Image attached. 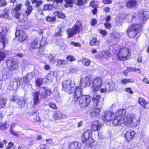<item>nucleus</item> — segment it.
I'll return each mask as SVG.
<instances>
[{"label": "nucleus", "instance_id": "1", "mask_svg": "<svg viewBox=\"0 0 149 149\" xmlns=\"http://www.w3.org/2000/svg\"><path fill=\"white\" fill-rule=\"evenodd\" d=\"M134 17L135 18H137L138 20H141V21L143 22L140 23H133L128 27L127 33L128 36L130 38L135 37L142 31L143 29V17H145L143 14L142 13L138 12L137 14H135Z\"/></svg>", "mask_w": 149, "mask_h": 149}, {"label": "nucleus", "instance_id": "2", "mask_svg": "<svg viewBox=\"0 0 149 149\" xmlns=\"http://www.w3.org/2000/svg\"><path fill=\"white\" fill-rule=\"evenodd\" d=\"M116 115L121 118L122 124H124L130 127H134L137 126V121L130 116H126L125 110L119 109L116 112Z\"/></svg>", "mask_w": 149, "mask_h": 149}, {"label": "nucleus", "instance_id": "3", "mask_svg": "<svg viewBox=\"0 0 149 149\" xmlns=\"http://www.w3.org/2000/svg\"><path fill=\"white\" fill-rule=\"evenodd\" d=\"M47 44V38L42 37L40 40L39 37H36L31 41L29 45V49L30 50L39 49L44 47Z\"/></svg>", "mask_w": 149, "mask_h": 149}, {"label": "nucleus", "instance_id": "4", "mask_svg": "<svg viewBox=\"0 0 149 149\" xmlns=\"http://www.w3.org/2000/svg\"><path fill=\"white\" fill-rule=\"evenodd\" d=\"M90 131L89 129L84 131L81 136V141L85 146L91 147L95 146L94 143L95 141L92 138L90 137Z\"/></svg>", "mask_w": 149, "mask_h": 149}, {"label": "nucleus", "instance_id": "5", "mask_svg": "<svg viewBox=\"0 0 149 149\" xmlns=\"http://www.w3.org/2000/svg\"><path fill=\"white\" fill-rule=\"evenodd\" d=\"M82 23L81 21L77 20L72 28H69L66 30V33L68 38L72 37L75 34L79 33L82 29Z\"/></svg>", "mask_w": 149, "mask_h": 149}, {"label": "nucleus", "instance_id": "6", "mask_svg": "<svg viewBox=\"0 0 149 149\" xmlns=\"http://www.w3.org/2000/svg\"><path fill=\"white\" fill-rule=\"evenodd\" d=\"M131 54L129 49L123 47L120 49L116 55L117 59L119 61H124L129 59Z\"/></svg>", "mask_w": 149, "mask_h": 149}, {"label": "nucleus", "instance_id": "7", "mask_svg": "<svg viewBox=\"0 0 149 149\" xmlns=\"http://www.w3.org/2000/svg\"><path fill=\"white\" fill-rule=\"evenodd\" d=\"M62 91L69 94L72 93L75 86L74 83L68 80L63 81L62 82Z\"/></svg>", "mask_w": 149, "mask_h": 149}, {"label": "nucleus", "instance_id": "8", "mask_svg": "<svg viewBox=\"0 0 149 149\" xmlns=\"http://www.w3.org/2000/svg\"><path fill=\"white\" fill-rule=\"evenodd\" d=\"M79 105L81 108L87 107L90 104L91 97L88 95H82L79 98Z\"/></svg>", "mask_w": 149, "mask_h": 149}, {"label": "nucleus", "instance_id": "9", "mask_svg": "<svg viewBox=\"0 0 149 149\" xmlns=\"http://www.w3.org/2000/svg\"><path fill=\"white\" fill-rule=\"evenodd\" d=\"M102 83V79L99 77H96L93 80L91 87L94 93L100 90Z\"/></svg>", "mask_w": 149, "mask_h": 149}, {"label": "nucleus", "instance_id": "10", "mask_svg": "<svg viewBox=\"0 0 149 149\" xmlns=\"http://www.w3.org/2000/svg\"><path fill=\"white\" fill-rule=\"evenodd\" d=\"M18 64V62L13 59H8L6 61L7 68L10 71L17 69Z\"/></svg>", "mask_w": 149, "mask_h": 149}, {"label": "nucleus", "instance_id": "11", "mask_svg": "<svg viewBox=\"0 0 149 149\" xmlns=\"http://www.w3.org/2000/svg\"><path fill=\"white\" fill-rule=\"evenodd\" d=\"M135 132L133 130H128L124 135L125 141L129 143L132 141L135 137Z\"/></svg>", "mask_w": 149, "mask_h": 149}, {"label": "nucleus", "instance_id": "12", "mask_svg": "<svg viewBox=\"0 0 149 149\" xmlns=\"http://www.w3.org/2000/svg\"><path fill=\"white\" fill-rule=\"evenodd\" d=\"M96 107H94L92 108H89V110L86 111V113L89 114L92 118L97 117L99 114L100 108Z\"/></svg>", "mask_w": 149, "mask_h": 149}, {"label": "nucleus", "instance_id": "13", "mask_svg": "<svg viewBox=\"0 0 149 149\" xmlns=\"http://www.w3.org/2000/svg\"><path fill=\"white\" fill-rule=\"evenodd\" d=\"M16 36L18 38V41L22 42L26 40L27 36L25 32L22 30H17L15 32Z\"/></svg>", "mask_w": 149, "mask_h": 149}, {"label": "nucleus", "instance_id": "14", "mask_svg": "<svg viewBox=\"0 0 149 149\" xmlns=\"http://www.w3.org/2000/svg\"><path fill=\"white\" fill-rule=\"evenodd\" d=\"M74 94L73 100L75 102H77L79 98L81 96L83 93V89L79 86H76L74 88Z\"/></svg>", "mask_w": 149, "mask_h": 149}, {"label": "nucleus", "instance_id": "15", "mask_svg": "<svg viewBox=\"0 0 149 149\" xmlns=\"http://www.w3.org/2000/svg\"><path fill=\"white\" fill-rule=\"evenodd\" d=\"M103 115L102 116V120L105 122L107 123L113 120V117L115 116V114L112 113L110 111L104 113Z\"/></svg>", "mask_w": 149, "mask_h": 149}, {"label": "nucleus", "instance_id": "16", "mask_svg": "<svg viewBox=\"0 0 149 149\" xmlns=\"http://www.w3.org/2000/svg\"><path fill=\"white\" fill-rule=\"evenodd\" d=\"M6 33L3 28L0 26V43L4 44L5 47L6 44L8 42V40L6 36Z\"/></svg>", "mask_w": 149, "mask_h": 149}, {"label": "nucleus", "instance_id": "17", "mask_svg": "<svg viewBox=\"0 0 149 149\" xmlns=\"http://www.w3.org/2000/svg\"><path fill=\"white\" fill-rule=\"evenodd\" d=\"M102 125L97 120L93 121L91 125V131L93 132L100 130L102 128Z\"/></svg>", "mask_w": 149, "mask_h": 149}, {"label": "nucleus", "instance_id": "18", "mask_svg": "<svg viewBox=\"0 0 149 149\" xmlns=\"http://www.w3.org/2000/svg\"><path fill=\"white\" fill-rule=\"evenodd\" d=\"M89 5L93 8L92 10L93 14L94 15H96L97 11V8L99 6L98 2L92 0L89 3Z\"/></svg>", "mask_w": 149, "mask_h": 149}, {"label": "nucleus", "instance_id": "19", "mask_svg": "<svg viewBox=\"0 0 149 149\" xmlns=\"http://www.w3.org/2000/svg\"><path fill=\"white\" fill-rule=\"evenodd\" d=\"M24 5L26 7L25 13L26 14V15L28 16L31 13L33 10V8L32 6L30 5V1L29 0H26Z\"/></svg>", "mask_w": 149, "mask_h": 149}, {"label": "nucleus", "instance_id": "20", "mask_svg": "<svg viewBox=\"0 0 149 149\" xmlns=\"http://www.w3.org/2000/svg\"><path fill=\"white\" fill-rule=\"evenodd\" d=\"M101 97L100 95H94L92 98L93 106V107H97L99 105Z\"/></svg>", "mask_w": 149, "mask_h": 149}, {"label": "nucleus", "instance_id": "21", "mask_svg": "<svg viewBox=\"0 0 149 149\" xmlns=\"http://www.w3.org/2000/svg\"><path fill=\"white\" fill-rule=\"evenodd\" d=\"M69 63L68 61L66 60L58 59L56 65L62 68H65Z\"/></svg>", "mask_w": 149, "mask_h": 149}, {"label": "nucleus", "instance_id": "22", "mask_svg": "<svg viewBox=\"0 0 149 149\" xmlns=\"http://www.w3.org/2000/svg\"><path fill=\"white\" fill-rule=\"evenodd\" d=\"M43 88L45 89V91L42 93L40 95V98L42 99L46 98L48 96H49L52 93L51 91L49 88H46L45 87H44Z\"/></svg>", "mask_w": 149, "mask_h": 149}, {"label": "nucleus", "instance_id": "23", "mask_svg": "<svg viewBox=\"0 0 149 149\" xmlns=\"http://www.w3.org/2000/svg\"><path fill=\"white\" fill-rule=\"evenodd\" d=\"M115 118L113 119V124L115 126H120L122 125L121 118L120 116H118L116 115V116L115 115Z\"/></svg>", "mask_w": 149, "mask_h": 149}, {"label": "nucleus", "instance_id": "24", "mask_svg": "<svg viewBox=\"0 0 149 149\" xmlns=\"http://www.w3.org/2000/svg\"><path fill=\"white\" fill-rule=\"evenodd\" d=\"M40 92L38 91L35 92L33 93V105H37L40 102L39 95Z\"/></svg>", "mask_w": 149, "mask_h": 149}, {"label": "nucleus", "instance_id": "25", "mask_svg": "<svg viewBox=\"0 0 149 149\" xmlns=\"http://www.w3.org/2000/svg\"><path fill=\"white\" fill-rule=\"evenodd\" d=\"M100 41L96 37H93L89 42V44L91 46H97L100 44Z\"/></svg>", "mask_w": 149, "mask_h": 149}, {"label": "nucleus", "instance_id": "26", "mask_svg": "<svg viewBox=\"0 0 149 149\" xmlns=\"http://www.w3.org/2000/svg\"><path fill=\"white\" fill-rule=\"evenodd\" d=\"M18 81V82L20 84H21L22 85H25L26 84L29 82V79L28 77V75L27 74L22 77L21 78L19 79Z\"/></svg>", "mask_w": 149, "mask_h": 149}, {"label": "nucleus", "instance_id": "27", "mask_svg": "<svg viewBox=\"0 0 149 149\" xmlns=\"http://www.w3.org/2000/svg\"><path fill=\"white\" fill-rule=\"evenodd\" d=\"M137 2L136 0H130L126 3V6L128 8H133L137 4Z\"/></svg>", "mask_w": 149, "mask_h": 149}, {"label": "nucleus", "instance_id": "28", "mask_svg": "<svg viewBox=\"0 0 149 149\" xmlns=\"http://www.w3.org/2000/svg\"><path fill=\"white\" fill-rule=\"evenodd\" d=\"M79 143L77 141H74L70 143L69 146V149H79L80 147L79 146Z\"/></svg>", "mask_w": 149, "mask_h": 149}, {"label": "nucleus", "instance_id": "29", "mask_svg": "<svg viewBox=\"0 0 149 149\" xmlns=\"http://www.w3.org/2000/svg\"><path fill=\"white\" fill-rule=\"evenodd\" d=\"M54 77V72L50 71V72L47 75L46 80L48 81H52Z\"/></svg>", "mask_w": 149, "mask_h": 149}, {"label": "nucleus", "instance_id": "30", "mask_svg": "<svg viewBox=\"0 0 149 149\" xmlns=\"http://www.w3.org/2000/svg\"><path fill=\"white\" fill-rule=\"evenodd\" d=\"M12 15L13 17L15 18L19 19H20V13L18 11L12 10L11 12Z\"/></svg>", "mask_w": 149, "mask_h": 149}, {"label": "nucleus", "instance_id": "31", "mask_svg": "<svg viewBox=\"0 0 149 149\" xmlns=\"http://www.w3.org/2000/svg\"><path fill=\"white\" fill-rule=\"evenodd\" d=\"M54 14H55L59 18L64 19L65 18V14L62 12L56 11L54 12Z\"/></svg>", "mask_w": 149, "mask_h": 149}, {"label": "nucleus", "instance_id": "32", "mask_svg": "<svg viewBox=\"0 0 149 149\" xmlns=\"http://www.w3.org/2000/svg\"><path fill=\"white\" fill-rule=\"evenodd\" d=\"M134 82V80L130 79L123 78L120 81V82L122 84H126L130 83H132Z\"/></svg>", "mask_w": 149, "mask_h": 149}, {"label": "nucleus", "instance_id": "33", "mask_svg": "<svg viewBox=\"0 0 149 149\" xmlns=\"http://www.w3.org/2000/svg\"><path fill=\"white\" fill-rule=\"evenodd\" d=\"M6 101L3 98V97L0 95V109L5 107Z\"/></svg>", "mask_w": 149, "mask_h": 149}, {"label": "nucleus", "instance_id": "34", "mask_svg": "<svg viewBox=\"0 0 149 149\" xmlns=\"http://www.w3.org/2000/svg\"><path fill=\"white\" fill-rule=\"evenodd\" d=\"M45 19L48 22L54 23L56 22V18L55 16L51 17L48 16L46 17Z\"/></svg>", "mask_w": 149, "mask_h": 149}, {"label": "nucleus", "instance_id": "35", "mask_svg": "<svg viewBox=\"0 0 149 149\" xmlns=\"http://www.w3.org/2000/svg\"><path fill=\"white\" fill-rule=\"evenodd\" d=\"M65 3L64 4V6L66 8L68 7H72L73 6L74 2L70 0H64Z\"/></svg>", "mask_w": 149, "mask_h": 149}, {"label": "nucleus", "instance_id": "36", "mask_svg": "<svg viewBox=\"0 0 149 149\" xmlns=\"http://www.w3.org/2000/svg\"><path fill=\"white\" fill-rule=\"evenodd\" d=\"M91 61L90 60L87 58H83L82 60V63L86 66H89Z\"/></svg>", "mask_w": 149, "mask_h": 149}, {"label": "nucleus", "instance_id": "37", "mask_svg": "<svg viewBox=\"0 0 149 149\" xmlns=\"http://www.w3.org/2000/svg\"><path fill=\"white\" fill-rule=\"evenodd\" d=\"M84 82L85 85L86 86H89L91 82V80L90 79L89 77H86L84 79Z\"/></svg>", "mask_w": 149, "mask_h": 149}, {"label": "nucleus", "instance_id": "38", "mask_svg": "<svg viewBox=\"0 0 149 149\" xmlns=\"http://www.w3.org/2000/svg\"><path fill=\"white\" fill-rule=\"evenodd\" d=\"M43 81L44 79L42 78H38L36 80V84L39 87L42 85Z\"/></svg>", "mask_w": 149, "mask_h": 149}, {"label": "nucleus", "instance_id": "39", "mask_svg": "<svg viewBox=\"0 0 149 149\" xmlns=\"http://www.w3.org/2000/svg\"><path fill=\"white\" fill-rule=\"evenodd\" d=\"M138 102L139 104L142 107H145L146 102V100L143 98L139 97V99Z\"/></svg>", "mask_w": 149, "mask_h": 149}, {"label": "nucleus", "instance_id": "40", "mask_svg": "<svg viewBox=\"0 0 149 149\" xmlns=\"http://www.w3.org/2000/svg\"><path fill=\"white\" fill-rule=\"evenodd\" d=\"M61 115L57 111L55 112L53 115V118L55 120H59L62 118Z\"/></svg>", "mask_w": 149, "mask_h": 149}, {"label": "nucleus", "instance_id": "41", "mask_svg": "<svg viewBox=\"0 0 149 149\" xmlns=\"http://www.w3.org/2000/svg\"><path fill=\"white\" fill-rule=\"evenodd\" d=\"M9 11L8 10H7L5 11L2 14H0V18L4 17L6 18H9Z\"/></svg>", "mask_w": 149, "mask_h": 149}, {"label": "nucleus", "instance_id": "42", "mask_svg": "<svg viewBox=\"0 0 149 149\" xmlns=\"http://www.w3.org/2000/svg\"><path fill=\"white\" fill-rule=\"evenodd\" d=\"M110 85L109 84H107L105 87V88H102L100 89L101 93H104L107 91V90L110 91L111 89L110 88Z\"/></svg>", "mask_w": 149, "mask_h": 149}, {"label": "nucleus", "instance_id": "43", "mask_svg": "<svg viewBox=\"0 0 149 149\" xmlns=\"http://www.w3.org/2000/svg\"><path fill=\"white\" fill-rule=\"evenodd\" d=\"M58 31L56 32L54 34V37H57L58 36H62V33H61L62 32V28L61 27L58 28Z\"/></svg>", "mask_w": 149, "mask_h": 149}, {"label": "nucleus", "instance_id": "44", "mask_svg": "<svg viewBox=\"0 0 149 149\" xmlns=\"http://www.w3.org/2000/svg\"><path fill=\"white\" fill-rule=\"evenodd\" d=\"M6 57V54L5 52L0 51V62L3 61Z\"/></svg>", "mask_w": 149, "mask_h": 149}, {"label": "nucleus", "instance_id": "45", "mask_svg": "<svg viewBox=\"0 0 149 149\" xmlns=\"http://www.w3.org/2000/svg\"><path fill=\"white\" fill-rule=\"evenodd\" d=\"M52 8V6L51 4H46L45 5L43 6V10H51Z\"/></svg>", "mask_w": 149, "mask_h": 149}, {"label": "nucleus", "instance_id": "46", "mask_svg": "<svg viewBox=\"0 0 149 149\" xmlns=\"http://www.w3.org/2000/svg\"><path fill=\"white\" fill-rule=\"evenodd\" d=\"M87 0H77L76 5L78 6H82L84 4H86Z\"/></svg>", "mask_w": 149, "mask_h": 149}, {"label": "nucleus", "instance_id": "47", "mask_svg": "<svg viewBox=\"0 0 149 149\" xmlns=\"http://www.w3.org/2000/svg\"><path fill=\"white\" fill-rule=\"evenodd\" d=\"M104 25L105 29L109 30H110L112 27L111 24L108 22L104 23Z\"/></svg>", "mask_w": 149, "mask_h": 149}, {"label": "nucleus", "instance_id": "48", "mask_svg": "<svg viewBox=\"0 0 149 149\" xmlns=\"http://www.w3.org/2000/svg\"><path fill=\"white\" fill-rule=\"evenodd\" d=\"M49 61L50 63L53 64H54L56 63V60L54 56H53L52 55H49Z\"/></svg>", "mask_w": 149, "mask_h": 149}, {"label": "nucleus", "instance_id": "49", "mask_svg": "<svg viewBox=\"0 0 149 149\" xmlns=\"http://www.w3.org/2000/svg\"><path fill=\"white\" fill-rule=\"evenodd\" d=\"M9 132L13 136H19V134L17 132L15 131L13 129L12 126L10 127Z\"/></svg>", "mask_w": 149, "mask_h": 149}, {"label": "nucleus", "instance_id": "50", "mask_svg": "<svg viewBox=\"0 0 149 149\" xmlns=\"http://www.w3.org/2000/svg\"><path fill=\"white\" fill-rule=\"evenodd\" d=\"M7 124L6 123H0V130H6L7 129Z\"/></svg>", "mask_w": 149, "mask_h": 149}, {"label": "nucleus", "instance_id": "51", "mask_svg": "<svg viewBox=\"0 0 149 149\" xmlns=\"http://www.w3.org/2000/svg\"><path fill=\"white\" fill-rule=\"evenodd\" d=\"M67 61L70 62H73L76 60V59L74 57L72 56L71 55H68L67 56L66 58Z\"/></svg>", "mask_w": 149, "mask_h": 149}, {"label": "nucleus", "instance_id": "52", "mask_svg": "<svg viewBox=\"0 0 149 149\" xmlns=\"http://www.w3.org/2000/svg\"><path fill=\"white\" fill-rule=\"evenodd\" d=\"M22 6V3H20L16 5L15 7L13 10H15L16 11H19L21 9Z\"/></svg>", "mask_w": 149, "mask_h": 149}, {"label": "nucleus", "instance_id": "53", "mask_svg": "<svg viewBox=\"0 0 149 149\" xmlns=\"http://www.w3.org/2000/svg\"><path fill=\"white\" fill-rule=\"evenodd\" d=\"M99 33L102 35L103 36H105L108 34L107 32L105 29H100L99 31Z\"/></svg>", "mask_w": 149, "mask_h": 149}, {"label": "nucleus", "instance_id": "54", "mask_svg": "<svg viewBox=\"0 0 149 149\" xmlns=\"http://www.w3.org/2000/svg\"><path fill=\"white\" fill-rule=\"evenodd\" d=\"M8 4L5 0H0V7H4Z\"/></svg>", "mask_w": 149, "mask_h": 149}, {"label": "nucleus", "instance_id": "55", "mask_svg": "<svg viewBox=\"0 0 149 149\" xmlns=\"http://www.w3.org/2000/svg\"><path fill=\"white\" fill-rule=\"evenodd\" d=\"M38 109L37 108H34L33 109L32 111L31 112L29 113L30 115L31 116L35 115L38 112Z\"/></svg>", "mask_w": 149, "mask_h": 149}, {"label": "nucleus", "instance_id": "56", "mask_svg": "<svg viewBox=\"0 0 149 149\" xmlns=\"http://www.w3.org/2000/svg\"><path fill=\"white\" fill-rule=\"evenodd\" d=\"M49 106L50 108L53 109H57V106L54 103L50 102L49 104Z\"/></svg>", "mask_w": 149, "mask_h": 149}, {"label": "nucleus", "instance_id": "57", "mask_svg": "<svg viewBox=\"0 0 149 149\" xmlns=\"http://www.w3.org/2000/svg\"><path fill=\"white\" fill-rule=\"evenodd\" d=\"M97 23V21L95 18H92L91 21V24L92 26H94Z\"/></svg>", "mask_w": 149, "mask_h": 149}, {"label": "nucleus", "instance_id": "58", "mask_svg": "<svg viewBox=\"0 0 149 149\" xmlns=\"http://www.w3.org/2000/svg\"><path fill=\"white\" fill-rule=\"evenodd\" d=\"M70 44L76 47H80L81 45L78 42H76L74 41L71 42Z\"/></svg>", "mask_w": 149, "mask_h": 149}, {"label": "nucleus", "instance_id": "59", "mask_svg": "<svg viewBox=\"0 0 149 149\" xmlns=\"http://www.w3.org/2000/svg\"><path fill=\"white\" fill-rule=\"evenodd\" d=\"M34 120L36 122H39L40 120V117L39 113H38V114L35 116Z\"/></svg>", "mask_w": 149, "mask_h": 149}, {"label": "nucleus", "instance_id": "60", "mask_svg": "<svg viewBox=\"0 0 149 149\" xmlns=\"http://www.w3.org/2000/svg\"><path fill=\"white\" fill-rule=\"evenodd\" d=\"M14 144L11 142H9L6 147V149H10L14 146Z\"/></svg>", "mask_w": 149, "mask_h": 149}, {"label": "nucleus", "instance_id": "61", "mask_svg": "<svg viewBox=\"0 0 149 149\" xmlns=\"http://www.w3.org/2000/svg\"><path fill=\"white\" fill-rule=\"evenodd\" d=\"M47 147L46 144H41L39 146V149H47Z\"/></svg>", "mask_w": 149, "mask_h": 149}, {"label": "nucleus", "instance_id": "62", "mask_svg": "<svg viewBox=\"0 0 149 149\" xmlns=\"http://www.w3.org/2000/svg\"><path fill=\"white\" fill-rule=\"evenodd\" d=\"M125 91L130 94H132L134 92L132 89L130 87L127 88L125 89Z\"/></svg>", "mask_w": 149, "mask_h": 149}, {"label": "nucleus", "instance_id": "63", "mask_svg": "<svg viewBox=\"0 0 149 149\" xmlns=\"http://www.w3.org/2000/svg\"><path fill=\"white\" fill-rule=\"evenodd\" d=\"M77 69L74 68H73L70 70L69 72L70 73L72 74H75L77 72Z\"/></svg>", "mask_w": 149, "mask_h": 149}, {"label": "nucleus", "instance_id": "64", "mask_svg": "<svg viewBox=\"0 0 149 149\" xmlns=\"http://www.w3.org/2000/svg\"><path fill=\"white\" fill-rule=\"evenodd\" d=\"M18 100V97L16 96H13L11 99V101L12 102H15L17 101Z\"/></svg>", "mask_w": 149, "mask_h": 149}]
</instances>
